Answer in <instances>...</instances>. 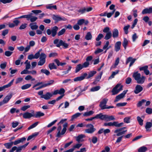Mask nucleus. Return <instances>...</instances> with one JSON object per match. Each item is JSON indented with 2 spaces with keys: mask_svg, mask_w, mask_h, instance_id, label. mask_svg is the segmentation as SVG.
Returning <instances> with one entry per match:
<instances>
[{
  "mask_svg": "<svg viewBox=\"0 0 152 152\" xmlns=\"http://www.w3.org/2000/svg\"><path fill=\"white\" fill-rule=\"evenodd\" d=\"M132 77L138 84H143L145 82V77L141 76V74L137 71L133 73Z\"/></svg>",
  "mask_w": 152,
  "mask_h": 152,
  "instance_id": "1",
  "label": "nucleus"
},
{
  "mask_svg": "<svg viewBox=\"0 0 152 152\" xmlns=\"http://www.w3.org/2000/svg\"><path fill=\"white\" fill-rule=\"evenodd\" d=\"M53 44L58 48H60L62 46L64 49L69 48V44L66 43L65 41H63L61 39L59 40L58 39H55L53 42Z\"/></svg>",
  "mask_w": 152,
  "mask_h": 152,
  "instance_id": "2",
  "label": "nucleus"
},
{
  "mask_svg": "<svg viewBox=\"0 0 152 152\" xmlns=\"http://www.w3.org/2000/svg\"><path fill=\"white\" fill-rule=\"evenodd\" d=\"M68 126V123H65L63 125V128L61 132H60L61 130V126H59L57 130L58 131V133L56 136V137H61V135L64 134L66 131V128Z\"/></svg>",
  "mask_w": 152,
  "mask_h": 152,
  "instance_id": "3",
  "label": "nucleus"
},
{
  "mask_svg": "<svg viewBox=\"0 0 152 152\" xmlns=\"http://www.w3.org/2000/svg\"><path fill=\"white\" fill-rule=\"evenodd\" d=\"M108 99L106 98H104L100 102L99 106L102 110H104L106 109L112 108L114 107L113 106H108L106 105Z\"/></svg>",
  "mask_w": 152,
  "mask_h": 152,
  "instance_id": "4",
  "label": "nucleus"
},
{
  "mask_svg": "<svg viewBox=\"0 0 152 152\" xmlns=\"http://www.w3.org/2000/svg\"><path fill=\"white\" fill-rule=\"evenodd\" d=\"M123 86L121 84L118 83L113 89L112 92V95H115L118 94L120 91L123 90Z\"/></svg>",
  "mask_w": 152,
  "mask_h": 152,
  "instance_id": "5",
  "label": "nucleus"
},
{
  "mask_svg": "<svg viewBox=\"0 0 152 152\" xmlns=\"http://www.w3.org/2000/svg\"><path fill=\"white\" fill-rule=\"evenodd\" d=\"M86 127L87 128L85 130V132L86 133L92 134L96 130V129L94 128L93 125L91 124L86 125Z\"/></svg>",
  "mask_w": 152,
  "mask_h": 152,
  "instance_id": "6",
  "label": "nucleus"
},
{
  "mask_svg": "<svg viewBox=\"0 0 152 152\" xmlns=\"http://www.w3.org/2000/svg\"><path fill=\"white\" fill-rule=\"evenodd\" d=\"M46 55L44 53H41L39 57V61L37 63L38 66H42L46 62Z\"/></svg>",
  "mask_w": 152,
  "mask_h": 152,
  "instance_id": "7",
  "label": "nucleus"
},
{
  "mask_svg": "<svg viewBox=\"0 0 152 152\" xmlns=\"http://www.w3.org/2000/svg\"><path fill=\"white\" fill-rule=\"evenodd\" d=\"M126 128V127H124L117 129L114 131V133L116 134V135L117 136H120L123 134H124L125 132H126L127 130L122 131L123 129Z\"/></svg>",
  "mask_w": 152,
  "mask_h": 152,
  "instance_id": "8",
  "label": "nucleus"
},
{
  "mask_svg": "<svg viewBox=\"0 0 152 152\" xmlns=\"http://www.w3.org/2000/svg\"><path fill=\"white\" fill-rule=\"evenodd\" d=\"M127 91L128 90H124L123 91L122 93L117 96L115 97V99L114 101V102H117L121 99L123 98L124 97L125 95L126 94Z\"/></svg>",
  "mask_w": 152,
  "mask_h": 152,
  "instance_id": "9",
  "label": "nucleus"
},
{
  "mask_svg": "<svg viewBox=\"0 0 152 152\" xmlns=\"http://www.w3.org/2000/svg\"><path fill=\"white\" fill-rule=\"evenodd\" d=\"M53 18L56 22H58L61 20H65L66 19L64 17L62 18L58 15H53Z\"/></svg>",
  "mask_w": 152,
  "mask_h": 152,
  "instance_id": "10",
  "label": "nucleus"
},
{
  "mask_svg": "<svg viewBox=\"0 0 152 152\" xmlns=\"http://www.w3.org/2000/svg\"><path fill=\"white\" fill-rule=\"evenodd\" d=\"M14 80V79H13L8 84L2 86L0 87V92L4 90L6 88H8L11 86L13 84Z\"/></svg>",
  "mask_w": 152,
  "mask_h": 152,
  "instance_id": "11",
  "label": "nucleus"
},
{
  "mask_svg": "<svg viewBox=\"0 0 152 152\" xmlns=\"http://www.w3.org/2000/svg\"><path fill=\"white\" fill-rule=\"evenodd\" d=\"M23 117L25 119L29 118L34 116V112L31 113L26 112L23 114Z\"/></svg>",
  "mask_w": 152,
  "mask_h": 152,
  "instance_id": "12",
  "label": "nucleus"
},
{
  "mask_svg": "<svg viewBox=\"0 0 152 152\" xmlns=\"http://www.w3.org/2000/svg\"><path fill=\"white\" fill-rule=\"evenodd\" d=\"M143 89L142 87L140 85H137L135 87L134 92L135 94H138L142 91Z\"/></svg>",
  "mask_w": 152,
  "mask_h": 152,
  "instance_id": "13",
  "label": "nucleus"
},
{
  "mask_svg": "<svg viewBox=\"0 0 152 152\" xmlns=\"http://www.w3.org/2000/svg\"><path fill=\"white\" fill-rule=\"evenodd\" d=\"M12 96V94H10L6 96L3 99L2 102H1L2 103V104H5L7 103L10 100Z\"/></svg>",
  "mask_w": 152,
  "mask_h": 152,
  "instance_id": "14",
  "label": "nucleus"
},
{
  "mask_svg": "<svg viewBox=\"0 0 152 152\" xmlns=\"http://www.w3.org/2000/svg\"><path fill=\"white\" fill-rule=\"evenodd\" d=\"M53 94L50 92H47L43 96H41L40 97L42 98H44L45 100H48L52 96Z\"/></svg>",
  "mask_w": 152,
  "mask_h": 152,
  "instance_id": "15",
  "label": "nucleus"
},
{
  "mask_svg": "<svg viewBox=\"0 0 152 152\" xmlns=\"http://www.w3.org/2000/svg\"><path fill=\"white\" fill-rule=\"evenodd\" d=\"M88 74L86 73H85L83 74V75L80 77H78L75 78L74 79V81H80L84 79L85 77L87 76Z\"/></svg>",
  "mask_w": 152,
  "mask_h": 152,
  "instance_id": "16",
  "label": "nucleus"
},
{
  "mask_svg": "<svg viewBox=\"0 0 152 152\" xmlns=\"http://www.w3.org/2000/svg\"><path fill=\"white\" fill-rule=\"evenodd\" d=\"M26 140V138L25 137H23L22 138L18 139L17 140L13 142V144L15 145H16L20 143L23 142L25 141Z\"/></svg>",
  "mask_w": 152,
  "mask_h": 152,
  "instance_id": "17",
  "label": "nucleus"
},
{
  "mask_svg": "<svg viewBox=\"0 0 152 152\" xmlns=\"http://www.w3.org/2000/svg\"><path fill=\"white\" fill-rule=\"evenodd\" d=\"M121 44V42L120 41L117 42L115 43V50L116 52H118L120 50Z\"/></svg>",
  "mask_w": 152,
  "mask_h": 152,
  "instance_id": "18",
  "label": "nucleus"
},
{
  "mask_svg": "<svg viewBox=\"0 0 152 152\" xmlns=\"http://www.w3.org/2000/svg\"><path fill=\"white\" fill-rule=\"evenodd\" d=\"M58 29V28L56 26L51 28L52 36L53 37H54L56 35L57 31Z\"/></svg>",
  "mask_w": 152,
  "mask_h": 152,
  "instance_id": "19",
  "label": "nucleus"
},
{
  "mask_svg": "<svg viewBox=\"0 0 152 152\" xmlns=\"http://www.w3.org/2000/svg\"><path fill=\"white\" fill-rule=\"evenodd\" d=\"M142 14H145L152 13V7H150L144 9L142 11Z\"/></svg>",
  "mask_w": 152,
  "mask_h": 152,
  "instance_id": "20",
  "label": "nucleus"
},
{
  "mask_svg": "<svg viewBox=\"0 0 152 152\" xmlns=\"http://www.w3.org/2000/svg\"><path fill=\"white\" fill-rule=\"evenodd\" d=\"M152 126V123L149 122H147L146 123L145 128L146 129L147 132H150L151 131L150 128Z\"/></svg>",
  "mask_w": 152,
  "mask_h": 152,
  "instance_id": "21",
  "label": "nucleus"
},
{
  "mask_svg": "<svg viewBox=\"0 0 152 152\" xmlns=\"http://www.w3.org/2000/svg\"><path fill=\"white\" fill-rule=\"evenodd\" d=\"M86 137L85 135L81 134L78 136L76 138V141L78 142H82L83 141V138Z\"/></svg>",
  "mask_w": 152,
  "mask_h": 152,
  "instance_id": "22",
  "label": "nucleus"
},
{
  "mask_svg": "<svg viewBox=\"0 0 152 152\" xmlns=\"http://www.w3.org/2000/svg\"><path fill=\"white\" fill-rule=\"evenodd\" d=\"M112 36L113 38H117L119 35V31L116 28H114L112 32Z\"/></svg>",
  "mask_w": 152,
  "mask_h": 152,
  "instance_id": "23",
  "label": "nucleus"
},
{
  "mask_svg": "<svg viewBox=\"0 0 152 152\" xmlns=\"http://www.w3.org/2000/svg\"><path fill=\"white\" fill-rule=\"evenodd\" d=\"M29 26L32 30H37L38 28V26L37 25L36 23H31L29 24Z\"/></svg>",
  "mask_w": 152,
  "mask_h": 152,
  "instance_id": "24",
  "label": "nucleus"
},
{
  "mask_svg": "<svg viewBox=\"0 0 152 152\" xmlns=\"http://www.w3.org/2000/svg\"><path fill=\"white\" fill-rule=\"evenodd\" d=\"M115 117L113 115H106L105 120L107 121L115 120Z\"/></svg>",
  "mask_w": 152,
  "mask_h": 152,
  "instance_id": "25",
  "label": "nucleus"
},
{
  "mask_svg": "<svg viewBox=\"0 0 152 152\" xmlns=\"http://www.w3.org/2000/svg\"><path fill=\"white\" fill-rule=\"evenodd\" d=\"M45 114L44 113L41 112L40 111H38L35 114H34V117L36 118H40L41 116H44Z\"/></svg>",
  "mask_w": 152,
  "mask_h": 152,
  "instance_id": "26",
  "label": "nucleus"
},
{
  "mask_svg": "<svg viewBox=\"0 0 152 152\" xmlns=\"http://www.w3.org/2000/svg\"><path fill=\"white\" fill-rule=\"evenodd\" d=\"M96 73V72L95 71H90L88 73V76L86 77L87 79H89L91 77L93 76Z\"/></svg>",
  "mask_w": 152,
  "mask_h": 152,
  "instance_id": "27",
  "label": "nucleus"
},
{
  "mask_svg": "<svg viewBox=\"0 0 152 152\" xmlns=\"http://www.w3.org/2000/svg\"><path fill=\"white\" fill-rule=\"evenodd\" d=\"M92 35L90 32L87 33L85 37V39L87 40H90L92 39Z\"/></svg>",
  "mask_w": 152,
  "mask_h": 152,
  "instance_id": "28",
  "label": "nucleus"
},
{
  "mask_svg": "<svg viewBox=\"0 0 152 152\" xmlns=\"http://www.w3.org/2000/svg\"><path fill=\"white\" fill-rule=\"evenodd\" d=\"M97 119H100L101 120H105L106 115H103L102 113H100L96 115Z\"/></svg>",
  "mask_w": 152,
  "mask_h": 152,
  "instance_id": "29",
  "label": "nucleus"
},
{
  "mask_svg": "<svg viewBox=\"0 0 152 152\" xmlns=\"http://www.w3.org/2000/svg\"><path fill=\"white\" fill-rule=\"evenodd\" d=\"M128 42H129L127 39L126 38H124V40L122 43V45L124 47L125 49H126L127 46L128 44Z\"/></svg>",
  "mask_w": 152,
  "mask_h": 152,
  "instance_id": "30",
  "label": "nucleus"
},
{
  "mask_svg": "<svg viewBox=\"0 0 152 152\" xmlns=\"http://www.w3.org/2000/svg\"><path fill=\"white\" fill-rule=\"evenodd\" d=\"M13 145V142H9L5 143L4 145L7 149H10Z\"/></svg>",
  "mask_w": 152,
  "mask_h": 152,
  "instance_id": "31",
  "label": "nucleus"
},
{
  "mask_svg": "<svg viewBox=\"0 0 152 152\" xmlns=\"http://www.w3.org/2000/svg\"><path fill=\"white\" fill-rule=\"evenodd\" d=\"M94 113V111L91 110L88 112H85L83 114V116L85 117L89 116Z\"/></svg>",
  "mask_w": 152,
  "mask_h": 152,
  "instance_id": "32",
  "label": "nucleus"
},
{
  "mask_svg": "<svg viewBox=\"0 0 152 152\" xmlns=\"http://www.w3.org/2000/svg\"><path fill=\"white\" fill-rule=\"evenodd\" d=\"M83 68V66L81 64L77 65L76 67L75 72L77 73Z\"/></svg>",
  "mask_w": 152,
  "mask_h": 152,
  "instance_id": "33",
  "label": "nucleus"
},
{
  "mask_svg": "<svg viewBox=\"0 0 152 152\" xmlns=\"http://www.w3.org/2000/svg\"><path fill=\"white\" fill-rule=\"evenodd\" d=\"M46 8L47 9L50 10L57 9L56 5H53L52 4H49L46 6Z\"/></svg>",
  "mask_w": 152,
  "mask_h": 152,
  "instance_id": "34",
  "label": "nucleus"
},
{
  "mask_svg": "<svg viewBox=\"0 0 152 152\" xmlns=\"http://www.w3.org/2000/svg\"><path fill=\"white\" fill-rule=\"evenodd\" d=\"M102 72H100L99 74L96 77V80L94 82V83L95 84L96 83V82H98L100 80L102 76Z\"/></svg>",
  "mask_w": 152,
  "mask_h": 152,
  "instance_id": "35",
  "label": "nucleus"
},
{
  "mask_svg": "<svg viewBox=\"0 0 152 152\" xmlns=\"http://www.w3.org/2000/svg\"><path fill=\"white\" fill-rule=\"evenodd\" d=\"M113 126H115L117 127H120L124 124V123H118L117 121H114L113 122Z\"/></svg>",
  "mask_w": 152,
  "mask_h": 152,
  "instance_id": "36",
  "label": "nucleus"
},
{
  "mask_svg": "<svg viewBox=\"0 0 152 152\" xmlns=\"http://www.w3.org/2000/svg\"><path fill=\"white\" fill-rule=\"evenodd\" d=\"M147 150V148L145 146H142L138 149V152H145Z\"/></svg>",
  "mask_w": 152,
  "mask_h": 152,
  "instance_id": "37",
  "label": "nucleus"
},
{
  "mask_svg": "<svg viewBox=\"0 0 152 152\" xmlns=\"http://www.w3.org/2000/svg\"><path fill=\"white\" fill-rule=\"evenodd\" d=\"M112 36V34L111 32H110L106 33L104 39L106 40H108L110 39Z\"/></svg>",
  "mask_w": 152,
  "mask_h": 152,
  "instance_id": "38",
  "label": "nucleus"
},
{
  "mask_svg": "<svg viewBox=\"0 0 152 152\" xmlns=\"http://www.w3.org/2000/svg\"><path fill=\"white\" fill-rule=\"evenodd\" d=\"M119 72L118 70L112 72V74L109 77V79H111L114 77L115 76L116 74H118Z\"/></svg>",
  "mask_w": 152,
  "mask_h": 152,
  "instance_id": "39",
  "label": "nucleus"
},
{
  "mask_svg": "<svg viewBox=\"0 0 152 152\" xmlns=\"http://www.w3.org/2000/svg\"><path fill=\"white\" fill-rule=\"evenodd\" d=\"M41 72L45 74L46 75H49L50 74V72L48 70L45 69H42L41 70Z\"/></svg>",
  "mask_w": 152,
  "mask_h": 152,
  "instance_id": "40",
  "label": "nucleus"
},
{
  "mask_svg": "<svg viewBox=\"0 0 152 152\" xmlns=\"http://www.w3.org/2000/svg\"><path fill=\"white\" fill-rule=\"evenodd\" d=\"M146 102V100L144 99H142L141 101L139 102L137 104V107H141L144 103Z\"/></svg>",
  "mask_w": 152,
  "mask_h": 152,
  "instance_id": "41",
  "label": "nucleus"
},
{
  "mask_svg": "<svg viewBox=\"0 0 152 152\" xmlns=\"http://www.w3.org/2000/svg\"><path fill=\"white\" fill-rule=\"evenodd\" d=\"M48 67L50 70H52L53 69H56L57 67L55 65L54 63H50L48 65Z\"/></svg>",
  "mask_w": 152,
  "mask_h": 152,
  "instance_id": "42",
  "label": "nucleus"
},
{
  "mask_svg": "<svg viewBox=\"0 0 152 152\" xmlns=\"http://www.w3.org/2000/svg\"><path fill=\"white\" fill-rule=\"evenodd\" d=\"M54 81V80H51L48 81L47 83L44 84L43 85L45 87L52 85L53 84Z\"/></svg>",
  "mask_w": 152,
  "mask_h": 152,
  "instance_id": "43",
  "label": "nucleus"
},
{
  "mask_svg": "<svg viewBox=\"0 0 152 152\" xmlns=\"http://www.w3.org/2000/svg\"><path fill=\"white\" fill-rule=\"evenodd\" d=\"M31 85L30 84H25L21 87V88L22 90H25L28 89L30 87Z\"/></svg>",
  "mask_w": 152,
  "mask_h": 152,
  "instance_id": "44",
  "label": "nucleus"
},
{
  "mask_svg": "<svg viewBox=\"0 0 152 152\" xmlns=\"http://www.w3.org/2000/svg\"><path fill=\"white\" fill-rule=\"evenodd\" d=\"M81 114L80 113H78L73 115L72 117L71 120L72 121L73 120L75 119L76 118L80 116Z\"/></svg>",
  "mask_w": 152,
  "mask_h": 152,
  "instance_id": "45",
  "label": "nucleus"
},
{
  "mask_svg": "<svg viewBox=\"0 0 152 152\" xmlns=\"http://www.w3.org/2000/svg\"><path fill=\"white\" fill-rule=\"evenodd\" d=\"M38 123L39 122L38 121L36 122L35 123H34L28 128V130H29L31 129L34 128L38 124Z\"/></svg>",
  "mask_w": 152,
  "mask_h": 152,
  "instance_id": "46",
  "label": "nucleus"
},
{
  "mask_svg": "<svg viewBox=\"0 0 152 152\" xmlns=\"http://www.w3.org/2000/svg\"><path fill=\"white\" fill-rule=\"evenodd\" d=\"M78 12L80 14H83L86 12V8L84 7L78 10Z\"/></svg>",
  "mask_w": 152,
  "mask_h": 152,
  "instance_id": "47",
  "label": "nucleus"
},
{
  "mask_svg": "<svg viewBox=\"0 0 152 152\" xmlns=\"http://www.w3.org/2000/svg\"><path fill=\"white\" fill-rule=\"evenodd\" d=\"M100 88V86H96L91 88L90 91L92 92L96 91L99 90Z\"/></svg>",
  "mask_w": 152,
  "mask_h": 152,
  "instance_id": "48",
  "label": "nucleus"
},
{
  "mask_svg": "<svg viewBox=\"0 0 152 152\" xmlns=\"http://www.w3.org/2000/svg\"><path fill=\"white\" fill-rule=\"evenodd\" d=\"M66 29L65 28H63L62 29L61 31H59L58 33V36H60L63 34L65 32Z\"/></svg>",
  "mask_w": 152,
  "mask_h": 152,
  "instance_id": "49",
  "label": "nucleus"
},
{
  "mask_svg": "<svg viewBox=\"0 0 152 152\" xmlns=\"http://www.w3.org/2000/svg\"><path fill=\"white\" fill-rule=\"evenodd\" d=\"M137 121L139 123V124L141 126H142L143 124V120H142L141 118L139 117L138 116L137 117Z\"/></svg>",
  "mask_w": 152,
  "mask_h": 152,
  "instance_id": "50",
  "label": "nucleus"
},
{
  "mask_svg": "<svg viewBox=\"0 0 152 152\" xmlns=\"http://www.w3.org/2000/svg\"><path fill=\"white\" fill-rule=\"evenodd\" d=\"M130 26L129 25L124 26V30L126 34H127L128 33V29L130 27Z\"/></svg>",
  "mask_w": 152,
  "mask_h": 152,
  "instance_id": "51",
  "label": "nucleus"
},
{
  "mask_svg": "<svg viewBox=\"0 0 152 152\" xmlns=\"http://www.w3.org/2000/svg\"><path fill=\"white\" fill-rule=\"evenodd\" d=\"M115 10H114L113 11L107 13L106 15L108 18H110L113 14L115 12Z\"/></svg>",
  "mask_w": 152,
  "mask_h": 152,
  "instance_id": "52",
  "label": "nucleus"
},
{
  "mask_svg": "<svg viewBox=\"0 0 152 152\" xmlns=\"http://www.w3.org/2000/svg\"><path fill=\"white\" fill-rule=\"evenodd\" d=\"M7 65V63L6 62L1 64L0 65V68L2 69H4L6 67Z\"/></svg>",
  "mask_w": 152,
  "mask_h": 152,
  "instance_id": "53",
  "label": "nucleus"
},
{
  "mask_svg": "<svg viewBox=\"0 0 152 152\" xmlns=\"http://www.w3.org/2000/svg\"><path fill=\"white\" fill-rule=\"evenodd\" d=\"M12 53V52H11L10 51H7L5 52L4 54L6 56L9 57L11 55Z\"/></svg>",
  "mask_w": 152,
  "mask_h": 152,
  "instance_id": "54",
  "label": "nucleus"
},
{
  "mask_svg": "<svg viewBox=\"0 0 152 152\" xmlns=\"http://www.w3.org/2000/svg\"><path fill=\"white\" fill-rule=\"evenodd\" d=\"M19 123L17 121H13L12 123V127L13 128L16 127L19 124Z\"/></svg>",
  "mask_w": 152,
  "mask_h": 152,
  "instance_id": "55",
  "label": "nucleus"
},
{
  "mask_svg": "<svg viewBox=\"0 0 152 152\" xmlns=\"http://www.w3.org/2000/svg\"><path fill=\"white\" fill-rule=\"evenodd\" d=\"M103 37V35L102 34H100L98 35L97 37L96 38V40L97 41H99Z\"/></svg>",
  "mask_w": 152,
  "mask_h": 152,
  "instance_id": "56",
  "label": "nucleus"
},
{
  "mask_svg": "<svg viewBox=\"0 0 152 152\" xmlns=\"http://www.w3.org/2000/svg\"><path fill=\"white\" fill-rule=\"evenodd\" d=\"M17 19H18L17 18H15V20L13 21V23L14 25H15V26H18L20 23V21Z\"/></svg>",
  "mask_w": 152,
  "mask_h": 152,
  "instance_id": "57",
  "label": "nucleus"
},
{
  "mask_svg": "<svg viewBox=\"0 0 152 152\" xmlns=\"http://www.w3.org/2000/svg\"><path fill=\"white\" fill-rule=\"evenodd\" d=\"M97 140L98 139L96 137L93 136L92 137L91 141L93 143L95 144L96 143L97 141Z\"/></svg>",
  "mask_w": 152,
  "mask_h": 152,
  "instance_id": "58",
  "label": "nucleus"
},
{
  "mask_svg": "<svg viewBox=\"0 0 152 152\" xmlns=\"http://www.w3.org/2000/svg\"><path fill=\"white\" fill-rule=\"evenodd\" d=\"M30 107V106L29 105L24 106L21 108V109L23 111H25L27 109L29 108Z\"/></svg>",
  "mask_w": 152,
  "mask_h": 152,
  "instance_id": "59",
  "label": "nucleus"
},
{
  "mask_svg": "<svg viewBox=\"0 0 152 152\" xmlns=\"http://www.w3.org/2000/svg\"><path fill=\"white\" fill-rule=\"evenodd\" d=\"M132 79L131 77H128L126 79V83L127 84H129L132 82Z\"/></svg>",
  "mask_w": 152,
  "mask_h": 152,
  "instance_id": "60",
  "label": "nucleus"
},
{
  "mask_svg": "<svg viewBox=\"0 0 152 152\" xmlns=\"http://www.w3.org/2000/svg\"><path fill=\"white\" fill-rule=\"evenodd\" d=\"M110 28L109 27H106L103 30V31L104 33H108L109 32H111L110 31Z\"/></svg>",
  "mask_w": 152,
  "mask_h": 152,
  "instance_id": "61",
  "label": "nucleus"
},
{
  "mask_svg": "<svg viewBox=\"0 0 152 152\" xmlns=\"http://www.w3.org/2000/svg\"><path fill=\"white\" fill-rule=\"evenodd\" d=\"M84 22V19H83L79 20L77 22V24L79 25H81L83 24Z\"/></svg>",
  "mask_w": 152,
  "mask_h": 152,
  "instance_id": "62",
  "label": "nucleus"
},
{
  "mask_svg": "<svg viewBox=\"0 0 152 152\" xmlns=\"http://www.w3.org/2000/svg\"><path fill=\"white\" fill-rule=\"evenodd\" d=\"M27 24L25 23L22 24L19 27V29L22 30L25 28L27 27Z\"/></svg>",
  "mask_w": 152,
  "mask_h": 152,
  "instance_id": "63",
  "label": "nucleus"
},
{
  "mask_svg": "<svg viewBox=\"0 0 152 152\" xmlns=\"http://www.w3.org/2000/svg\"><path fill=\"white\" fill-rule=\"evenodd\" d=\"M146 112L148 114H151L152 113V109L150 108H147L145 110Z\"/></svg>",
  "mask_w": 152,
  "mask_h": 152,
  "instance_id": "64",
  "label": "nucleus"
}]
</instances>
